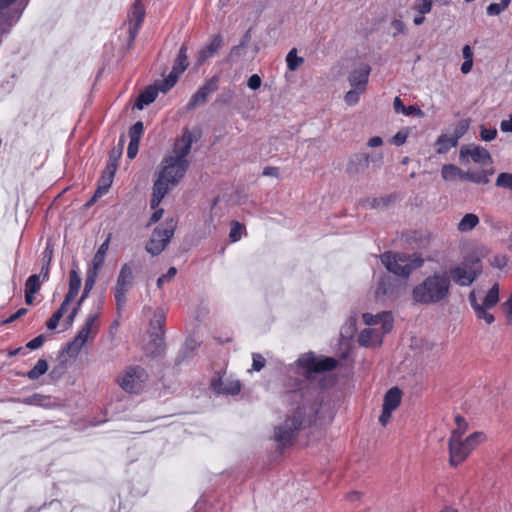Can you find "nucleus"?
Returning a JSON list of instances; mask_svg holds the SVG:
<instances>
[{"label":"nucleus","mask_w":512,"mask_h":512,"mask_svg":"<svg viewBox=\"0 0 512 512\" xmlns=\"http://www.w3.org/2000/svg\"><path fill=\"white\" fill-rule=\"evenodd\" d=\"M317 393L316 388H301L291 393V400L298 406L287 415L283 424L275 428L274 439L279 447L290 445L302 428L315 421L318 413Z\"/></svg>","instance_id":"obj_1"},{"label":"nucleus","mask_w":512,"mask_h":512,"mask_svg":"<svg viewBox=\"0 0 512 512\" xmlns=\"http://www.w3.org/2000/svg\"><path fill=\"white\" fill-rule=\"evenodd\" d=\"M451 287V279L446 270L434 271L414 286L412 299L422 305L440 304L448 300Z\"/></svg>","instance_id":"obj_2"},{"label":"nucleus","mask_w":512,"mask_h":512,"mask_svg":"<svg viewBox=\"0 0 512 512\" xmlns=\"http://www.w3.org/2000/svg\"><path fill=\"white\" fill-rule=\"evenodd\" d=\"M188 168L187 164L171 161L169 157H165L162 160L160 170L152 187L151 209L159 206L170 189L177 185L184 177Z\"/></svg>","instance_id":"obj_3"},{"label":"nucleus","mask_w":512,"mask_h":512,"mask_svg":"<svg viewBox=\"0 0 512 512\" xmlns=\"http://www.w3.org/2000/svg\"><path fill=\"white\" fill-rule=\"evenodd\" d=\"M385 268L396 276L407 279L414 270L424 264V259L417 254L385 252L380 256Z\"/></svg>","instance_id":"obj_4"},{"label":"nucleus","mask_w":512,"mask_h":512,"mask_svg":"<svg viewBox=\"0 0 512 512\" xmlns=\"http://www.w3.org/2000/svg\"><path fill=\"white\" fill-rule=\"evenodd\" d=\"M296 364L304 377L311 378L314 374L332 371L337 367L338 361L333 357H316L309 352L302 354Z\"/></svg>","instance_id":"obj_5"},{"label":"nucleus","mask_w":512,"mask_h":512,"mask_svg":"<svg viewBox=\"0 0 512 512\" xmlns=\"http://www.w3.org/2000/svg\"><path fill=\"white\" fill-rule=\"evenodd\" d=\"M117 381L125 392L139 394L148 381V374L141 366H129L118 376Z\"/></svg>","instance_id":"obj_6"},{"label":"nucleus","mask_w":512,"mask_h":512,"mask_svg":"<svg viewBox=\"0 0 512 512\" xmlns=\"http://www.w3.org/2000/svg\"><path fill=\"white\" fill-rule=\"evenodd\" d=\"M482 271L479 259L472 261L470 264L467 262L463 265L453 266L449 269V276L451 281L459 286H470L480 275Z\"/></svg>","instance_id":"obj_7"},{"label":"nucleus","mask_w":512,"mask_h":512,"mask_svg":"<svg viewBox=\"0 0 512 512\" xmlns=\"http://www.w3.org/2000/svg\"><path fill=\"white\" fill-rule=\"evenodd\" d=\"M370 163L373 164V168L379 169L383 163V154L375 153L369 155L366 153H356L352 155L347 162L346 173L350 176L363 174Z\"/></svg>","instance_id":"obj_8"},{"label":"nucleus","mask_w":512,"mask_h":512,"mask_svg":"<svg viewBox=\"0 0 512 512\" xmlns=\"http://www.w3.org/2000/svg\"><path fill=\"white\" fill-rule=\"evenodd\" d=\"M403 283L390 275H384L380 278L376 288L375 295L382 301L395 300L403 293Z\"/></svg>","instance_id":"obj_9"},{"label":"nucleus","mask_w":512,"mask_h":512,"mask_svg":"<svg viewBox=\"0 0 512 512\" xmlns=\"http://www.w3.org/2000/svg\"><path fill=\"white\" fill-rule=\"evenodd\" d=\"M459 160L467 163L469 160L480 165L492 164V157L487 149L476 144L463 145L459 151Z\"/></svg>","instance_id":"obj_10"},{"label":"nucleus","mask_w":512,"mask_h":512,"mask_svg":"<svg viewBox=\"0 0 512 512\" xmlns=\"http://www.w3.org/2000/svg\"><path fill=\"white\" fill-rule=\"evenodd\" d=\"M219 78L217 76L211 77L207 80L191 97L187 104L188 110H193L200 105H204L209 96L218 90Z\"/></svg>","instance_id":"obj_11"},{"label":"nucleus","mask_w":512,"mask_h":512,"mask_svg":"<svg viewBox=\"0 0 512 512\" xmlns=\"http://www.w3.org/2000/svg\"><path fill=\"white\" fill-rule=\"evenodd\" d=\"M193 141V134L189 130H185L181 138L178 139L174 145V155L168 156L170 160L187 164L189 166L190 162L187 160V156L191 151Z\"/></svg>","instance_id":"obj_12"},{"label":"nucleus","mask_w":512,"mask_h":512,"mask_svg":"<svg viewBox=\"0 0 512 512\" xmlns=\"http://www.w3.org/2000/svg\"><path fill=\"white\" fill-rule=\"evenodd\" d=\"M145 17V9L142 3L137 0L131 12L129 13V23H128V33H129V43H132L139 31V28Z\"/></svg>","instance_id":"obj_13"},{"label":"nucleus","mask_w":512,"mask_h":512,"mask_svg":"<svg viewBox=\"0 0 512 512\" xmlns=\"http://www.w3.org/2000/svg\"><path fill=\"white\" fill-rule=\"evenodd\" d=\"M111 240V233H109L104 240V242L99 246L98 250L96 251L91 266L87 270L86 276L89 278H92L94 280L97 279L99 271L102 269L105 257L107 254V251L109 249V244Z\"/></svg>","instance_id":"obj_14"},{"label":"nucleus","mask_w":512,"mask_h":512,"mask_svg":"<svg viewBox=\"0 0 512 512\" xmlns=\"http://www.w3.org/2000/svg\"><path fill=\"white\" fill-rule=\"evenodd\" d=\"M366 325L381 324L382 334L389 333L393 328V317L391 312L383 311L378 314L364 313L362 315Z\"/></svg>","instance_id":"obj_15"},{"label":"nucleus","mask_w":512,"mask_h":512,"mask_svg":"<svg viewBox=\"0 0 512 512\" xmlns=\"http://www.w3.org/2000/svg\"><path fill=\"white\" fill-rule=\"evenodd\" d=\"M470 453L471 451L462 439H449L450 464L452 466L462 463Z\"/></svg>","instance_id":"obj_16"},{"label":"nucleus","mask_w":512,"mask_h":512,"mask_svg":"<svg viewBox=\"0 0 512 512\" xmlns=\"http://www.w3.org/2000/svg\"><path fill=\"white\" fill-rule=\"evenodd\" d=\"M370 71L371 68L367 64H362L358 69L352 71L348 79L351 87L357 88L358 90H365Z\"/></svg>","instance_id":"obj_17"},{"label":"nucleus","mask_w":512,"mask_h":512,"mask_svg":"<svg viewBox=\"0 0 512 512\" xmlns=\"http://www.w3.org/2000/svg\"><path fill=\"white\" fill-rule=\"evenodd\" d=\"M223 38L221 35H213L209 42L198 52L197 65H202L211 58L221 47Z\"/></svg>","instance_id":"obj_18"},{"label":"nucleus","mask_w":512,"mask_h":512,"mask_svg":"<svg viewBox=\"0 0 512 512\" xmlns=\"http://www.w3.org/2000/svg\"><path fill=\"white\" fill-rule=\"evenodd\" d=\"M212 388L219 394L237 395L241 390V383L238 380L220 378L212 382Z\"/></svg>","instance_id":"obj_19"},{"label":"nucleus","mask_w":512,"mask_h":512,"mask_svg":"<svg viewBox=\"0 0 512 512\" xmlns=\"http://www.w3.org/2000/svg\"><path fill=\"white\" fill-rule=\"evenodd\" d=\"M134 275L130 263H125L119 271L115 289L129 291L133 286Z\"/></svg>","instance_id":"obj_20"},{"label":"nucleus","mask_w":512,"mask_h":512,"mask_svg":"<svg viewBox=\"0 0 512 512\" xmlns=\"http://www.w3.org/2000/svg\"><path fill=\"white\" fill-rule=\"evenodd\" d=\"M382 332L373 328H365L358 336V343L363 347L378 346L382 343Z\"/></svg>","instance_id":"obj_21"},{"label":"nucleus","mask_w":512,"mask_h":512,"mask_svg":"<svg viewBox=\"0 0 512 512\" xmlns=\"http://www.w3.org/2000/svg\"><path fill=\"white\" fill-rule=\"evenodd\" d=\"M11 401L16 402V403H22L25 405H30V406H39V407H43V408H51L52 407L51 397L47 396V395L39 394V393H34L33 395H30L25 398H13V399H11Z\"/></svg>","instance_id":"obj_22"},{"label":"nucleus","mask_w":512,"mask_h":512,"mask_svg":"<svg viewBox=\"0 0 512 512\" xmlns=\"http://www.w3.org/2000/svg\"><path fill=\"white\" fill-rule=\"evenodd\" d=\"M187 52H188V46L184 43L181 45V47L178 51L177 57L173 63L171 72L179 77L187 69V67L189 65Z\"/></svg>","instance_id":"obj_23"},{"label":"nucleus","mask_w":512,"mask_h":512,"mask_svg":"<svg viewBox=\"0 0 512 512\" xmlns=\"http://www.w3.org/2000/svg\"><path fill=\"white\" fill-rule=\"evenodd\" d=\"M95 282H96V280L86 276L82 295H81L80 299H78V302H77L76 306L72 309L71 313L67 317V322L68 323H72L74 321L75 317L77 316V314H78V312L80 310V307H81L82 303L89 296V293L93 289V287L95 285Z\"/></svg>","instance_id":"obj_24"},{"label":"nucleus","mask_w":512,"mask_h":512,"mask_svg":"<svg viewBox=\"0 0 512 512\" xmlns=\"http://www.w3.org/2000/svg\"><path fill=\"white\" fill-rule=\"evenodd\" d=\"M402 392L398 387L390 388L384 396L383 407L390 411H394L401 403Z\"/></svg>","instance_id":"obj_25"},{"label":"nucleus","mask_w":512,"mask_h":512,"mask_svg":"<svg viewBox=\"0 0 512 512\" xmlns=\"http://www.w3.org/2000/svg\"><path fill=\"white\" fill-rule=\"evenodd\" d=\"M176 228V222L171 219L170 221H167L165 224V227H158L154 230L152 236L155 238H158L160 241L165 243V245H168L171 238L174 235V231Z\"/></svg>","instance_id":"obj_26"},{"label":"nucleus","mask_w":512,"mask_h":512,"mask_svg":"<svg viewBox=\"0 0 512 512\" xmlns=\"http://www.w3.org/2000/svg\"><path fill=\"white\" fill-rule=\"evenodd\" d=\"M157 95H158L157 89H155L154 86H148L145 90H143L139 94V96L134 104V108L142 110L145 106L154 102Z\"/></svg>","instance_id":"obj_27"},{"label":"nucleus","mask_w":512,"mask_h":512,"mask_svg":"<svg viewBox=\"0 0 512 512\" xmlns=\"http://www.w3.org/2000/svg\"><path fill=\"white\" fill-rule=\"evenodd\" d=\"M48 370V363L45 359H39L35 366L27 373H17L18 376L28 377L30 380H37Z\"/></svg>","instance_id":"obj_28"},{"label":"nucleus","mask_w":512,"mask_h":512,"mask_svg":"<svg viewBox=\"0 0 512 512\" xmlns=\"http://www.w3.org/2000/svg\"><path fill=\"white\" fill-rule=\"evenodd\" d=\"M394 111L397 114H403V115H417V116H423V111L415 105H410L406 107L402 100L399 97H396L393 102Z\"/></svg>","instance_id":"obj_29"},{"label":"nucleus","mask_w":512,"mask_h":512,"mask_svg":"<svg viewBox=\"0 0 512 512\" xmlns=\"http://www.w3.org/2000/svg\"><path fill=\"white\" fill-rule=\"evenodd\" d=\"M465 172L466 171L461 170L454 164H445L442 166L441 176L446 181H452L456 178L464 180Z\"/></svg>","instance_id":"obj_30"},{"label":"nucleus","mask_w":512,"mask_h":512,"mask_svg":"<svg viewBox=\"0 0 512 512\" xmlns=\"http://www.w3.org/2000/svg\"><path fill=\"white\" fill-rule=\"evenodd\" d=\"M151 337H153V339L149 343L148 352L152 356H158L165 348L164 334L152 332Z\"/></svg>","instance_id":"obj_31"},{"label":"nucleus","mask_w":512,"mask_h":512,"mask_svg":"<svg viewBox=\"0 0 512 512\" xmlns=\"http://www.w3.org/2000/svg\"><path fill=\"white\" fill-rule=\"evenodd\" d=\"M493 174V170L490 171H466L464 180L476 183V184H488L489 176Z\"/></svg>","instance_id":"obj_32"},{"label":"nucleus","mask_w":512,"mask_h":512,"mask_svg":"<svg viewBox=\"0 0 512 512\" xmlns=\"http://www.w3.org/2000/svg\"><path fill=\"white\" fill-rule=\"evenodd\" d=\"M479 224V217L474 213H468L463 216L457 225L458 231L466 233L474 229Z\"/></svg>","instance_id":"obj_33"},{"label":"nucleus","mask_w":512,"mask_h":512,"mask_svg":"<svg viewBox=\"0 0 512 512\" xmlns=\"http://www.w3.org/2000/svg\"><path fill=\"white\" fill-rule=\"evenodd\" d=\"M458 142L453 138V136H448L446 134H442L438 137L436 142V152L438 154H445L447 153L451 148L456 147Z\"/></svg>","instance_id":"obj_34"},{"label":"nucleus","mask_w":512,"mask_h":512,"mask_svg":"<svg viewBox=\"0 0 512 512\" xmlns=\"http://www.w3.org/2000/svg\"><path fill=\"white\" fill-rule=\"evenodd\" d=\"M179 76L170 72L168 76L162 80L156 81L153 85L157 92L167 93L177 83Z\"/></svg>","instance_id":"obj_35"},{"label":"nucleus","mask_w":512,"mask_h":512,"mask_svg":"<svg viewBox=\"0 0 512 512\" xmlns=\"http://www.w3.org/2000/svg\"><path fill=\"white\" fill-rule=\"evenodd\" d=\"M81 287V278L75 269L70 271L69 275V289L66 295L68 298H76Z\"/></svg>","instance_id":"obj_36"},{"label":"nucleus","mask_w":512,"mask_h":512,"mask_svg":"<svg viewBox=\"0 0 512 512\" xmlns=\"http://www.w3.org/2000/svg\"><path fill=\"white\" fill-rule=\"evenodd\" d=\"M166 315L162 309H157L150 321V326L154 333H163L165 326Z\"/></svg>","instance_id":"obj_37"},{"label":"nucleus","mask_w":512,"mask_h":512,"mask_svg":"<svg viewBox=\"0 0 512 512\" xmlns=\"http://www.w3.org/2000/svg\"><path fill=\"white\" fill-rule=\"evenodd\" d=\"M197 346L198 343L196 340L192 338L187 339L183 349L180 351L176 359V364L180 365L185 359L189 358L192 352L197 348Z\"/></svg>","instance_id":"obj_38"},{"label":"nucleus","mask_w":512,"mask_h":512,"mask_svg":"<svg viewBox=\"0 0 512 512\" xmlns=\"http://www.w3.org/2000/svg\"><path fill=\"white\" fill-rule=\"evenodd\" d=\"M456 428L453 429L450 439H462L468 429V423L461 415L455 416Z\"/></svg>","instance_id":"obj_39"},{"label":"nucleus","mask_w":512,"mask_h":512,"mask_svg":"<svg viewBox=\"0 0 512 512\" xmlns=\"http://www.w3.org/2000/svg\"><path fill=\"white\" fill-rule=\"evenodd\" d=\"M499 301V287L498 284H494L486 294L482 306L486 308L494 307Z\"/></svg>","instance_id":"obj_40"},{"label":"nucleus","mask_w":512,"mask_h":512,"mask_svg":"<svg viewBox=\"0 0 512 512\" xmlns=\"http://www.w3.org/2000/svg\"><path fill=\"white\" fill-rule=\"evenodd\" d=\"M287 67L290 71H296L304 62L302 57L297 56V49H291L286 56Z\"/></svg>","instance_id":"obj_41"},{"label":"nucleus","mask_w":512,"mask_h":512,"mask_svg":"<svg viewBox=\"0 0 512 512\" xmlns=\"http://www.w3.org/2000/svg\"><path fill=\"white\" fill-rule=\"evenodd\" d=\"M392 200H393L392 196L372 198V199L368 198L365 201H363V205L366 207H369L371 209H376V208H380V207H387Z\"/></svg>","instance_id":"obj_42"},{"label":"nucleus","mask_w":512,"mask_h":512,"mask_svg":"<svg viewBox=\"0 0 512 512\" xmlns=\"http://www.w3.org/2000/svg\"><path fill=\"white\" fill-rule=\"evenodd\" d=\"M486 440V436L483 432H474L470 434L463 442L466 444V447L472 451L475 449L477 445L484 442Z\"/></svg>","instance_id":"obj_43"},{"label":"nucleus","mask_w":512,"mask_h":512,"mask_svg":"<svg viewBox=\"0 0 512 512\" xmlns=\"http://www.w3.org/2000/svg\"><path fill=\"white\" fill-rule=\"evenodd\" d=\"M166 246L167 245H165V243L152 236L146 245V251L153 256H157L166 248Z\"/></svg>","instance_id":"obj_44"},{"label":"nucleus","mask_w":512,"mask_h":512,"mask_svg":"<svg viewBox=\"0 0 512 512\" xmlns=\"http://www.w3.org/2000/svg\"><path fill=\"white\" fill-rule=\"evenodd\" d=\"M495 185L499 188L512 191V173L501 172L496 178Z\"/></svg>","instance_id":"obj_45"},{"label":"nucleus","mask_w":512,"mask_h":512,"mask_svg":"<svg viewBox=\"0 0 512 512\" xmlns=\"http://www.w3.org/2000/svg\"><path fill=\"white\" fill-rule=\"evenodd\" d=\"M43 281L40 280V275L32 274L28 277L25 283V290L29 293H37L41 289Z\"/></svg>","instance_id":"obj_46"},{"label":"nucleus","mask_w":512,"mask_h":512,"mask_svg":"<svg viewBox=\"0 0 512 512\" xmlns=\"http://www.w3.org/2000/svg\"><path fill=\"white\" fill-rule=\"evenodd\" d=\"M143 131H144V125L141 121H137L136 123H134L130 127L129 132H128L130 141L140 142Z\"/></svg>","instance_id":"obj_47"},{"label":"nucleus","mask_w":512,"mask_h":512,"mask_svg":"<svg viewBox=\"0 0 512 512\" xmlns=\"http://www.w3.org/2000/svg\"><path fill=\"white\" fill-rule=\"evenodd\" d=\"M433 2L431 0H415L413 9L418 13L425 15L431 11Z\"/></svg>","instance_id":"obj_48"},{"label":"nucleus","mask_w":512,"mask_h":512,"mask_svg":"<svg viewBox=\"0 0 512 512\" xmlns=\"http://www.w3.org/2000/svg\"><path fill=\"white\" fill-rule=\"evenodd\" d=\"M469 128V121L467 119L460 120L454 128L453 138L458 142V140L467 132Z\"/></svg>","instance_id":"obj_49"},{"label":"nucleus","mask_w":512,"mask_h":512,"mask_svg":"<svg viewBox=\"0 0 512 512\" xmlns=\"http://www.w3.org/2000/svg\"><path fill=\"white\" fill-rule=\"evenodd\" d=\"M509 4H506L504 0L501 1V3H491L488 5L486 12L489 16H497L504 11Z\"/></svg>","instance_id":"obj_50"},{"label":"nucleus","mask_w":512,"mask_h":512,"mask_svg":"<svg viewBox=\"0 0 512 512\" xmlns=\"http://www.w3.org/2000/svg\"><path fill=\"white\" fill-rule=\"evenodd\" d=\"M128 291L118 290L114 288V297L116 302V308L118 313L125 307L127 299H126V293Z\"/></svg>","instance_id":"obj_51"},{"label":"nucleus","mask_w":512,"mask_h":512,"mask_svg":"<svg viewBox=\"0 0 512 512\" xmlns=\"http://www.w3.org/2000/svg\"><path fill=\"white\" fill-rule=\"evenodd\" d=\"M83 346L84 345H80L78 340L73 339V341L66 345L64 352H66L69 355V357H76Z\"/></svg>","instance_id":"obj_52"},{"label":"nucleus","mask_w":512,"mask_h":512,"mask_svg":"<svg viewBox=\"0 0 512 512\" xmlns=\"http://www.w3.org/2000/svg\"><path fill=\"white\" fill-rule=\"evenodd\" d=\"M246 51L247 48H245L243 45L238 44L231 49L228 58L230 61L235 62L242 56H244L246 54Z\"/></svg>","instance_id":"obj_53"},{"label":"nucleus","mask_w":512,"mask_h":512,"mask_svg":"<svg viewBox=\"0 0 512 512\" xmlns=\"http://www.w3.org/2000/svg\"><path fill=\"white\" fill-rule=\"evenodd\" d=\"M497 136L496 128H486L484 125L481 126L480 137L485 142L494 140Z\"/></svg>","instance_id":"obj_54"},{"label":"nucleus","mask_w":512,"mask_h":512,"mask_svg":"<svg viewBox=\"0 0 512 512\" xmlns=\"http://www.w3.org/2000/svg\"><path fill=\"white\" fill-rule=\"evenodd\" d=\"M488 309L489 308H486L484 306L477 307L475 314L479 319H483L487 324L490 325L494 322V316L487 311Z\"/></svg>","instance_id":"obj_55"},{"label":"nucleus","mask_w":512,"mask_h":512,"mask_svg":"<svg viewBox=\"0 0 512 512\" xmlns=\"http://www.w3.org/2000/svg\"><path fill=\"white\" fill-rule=\"evenodd\" d=\"M364 90H358L357 88H353L349 90L345 95V101L348 105H355L359 101V95Z\"/></svg>","instance_id":"obj_56"},{"label":"nucleus","mask_w":512,"mask_h":512,"mask_svg":"<svg viewBox=\"0 0 512 512\" xmlns=\"http://www.w3.org/2000/svg\"><path fill=\"white\" fill-rule=\"evenodd\" d=\"M252 360H253L252 369L254 371L258 372L264 368L266 360L261 354L253 353Z\"/></svg>","instance_id":"obj_57"},{"label":"nucleus","mask_w":512,"mask_h":512,"mask_svg":"<svg viewBox=\"0 0 512 512\" xmlns=\"http://www.w3.org/2000/svg\"><path fill=\"white\" fill-rule=\"evenodd\" d=\"M176 274H177V269L175 267H170L166 274H163L161 277L158 278V280H157L158 288H162L163 283L165 281L172 280Z\"/></svg>","instance_id":"obj_58"},{"label":"nucleus","mask_w":512,"mask_h":512,"mask_svg":"<svg viewBox=\"0 0 512 512\" xmlns=\"http://www.w3.org/2000/svg\"><path fill=\"white\" fill-rule=\"evenodd\" d=\"M123 151V139L120 140L118 147H113L109 153V161L118 163Z\"/></svg>","instance_id":"obj_59"},{"label":"nucleus","mask_w":512,"mask_h":512,"mask_svg":"<svg viewBox=\"0 0 512 512\" xmlns=\"http://www.w3.org/2000/svg\"><path fill=\"white\" fill-rule=\"evenodd\" d=\"M242 230H243V226L238 223V222H235L230 230V233H229V237L231 238V240L233 242H236L238 240H240L241 238V233H242Z\"/></svg>","instance_id":"obj_60"},{"label":"nucleus","mask_w":512,"mask_h":512,"mask_svg":"<svg viewBox=\"0 0 512 512\" xmlns=\"http://www.w3.org/2000/svg\"><path fill=\"white\" fill-rule=\"evenodd\" d=\"M44 341H45V336L43 334L38 335L34 339L30 340L26 344L25 348L30 349V350L38 349L43 345Z\"/></svg>","instance_id":"obj_61"},{"label":"nucleus","mask_w":512,"mask_h":512,"mask_svg":"<svg viewBox=\"0 0 512 512\" xmlns=\"http://www.w3.org/2000/svg\"><path fill=\"white\" fill-rule=\"evenodd\" d=\"M408 137V133L404 130L398 131L391 139V143L396 146L403 145Z\"/></svg>","instance_id":"obj_62"},{"label":"nucleus","mask_w":512,"mask_h":512,"mask_svg":"<svg viewBox=\"0 0 512 512\" xmlns=\"http://www.w3.org/2000/svg\"><path fill=\"white\" fill-rule=\"evenodd\" d=\"M507 261H508V259H507V257L505 255H495L491 259L490 263H491V265L493 267L498 268V269H502V268H504L506 266Z\"/></svg>","instance_id":"obj_63"},{"label":"nucleus","mask_w":512,"mask_h":512,"mask_svg":"<svg viewBox=\"0 0 512 512\" xmlns=\"http://www.w3.org/2000/svg\"><path fill=\"white\" fill-rule=\"evenodd\" d=\"M503 308L506 313V318L508 324H512V294L508 298L506 302L503 303Z\"/></svg>","instance_id":"obj_64"}]
</instances>
